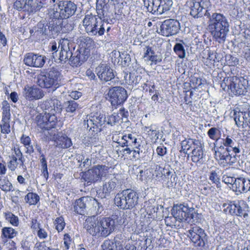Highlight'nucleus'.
Returning a JSON list of instances; mask_svg holds the SVG:
<instances>
[{
	"label": "nucleus",
	"instance_id": "nucleus-1",
	"mask_svg": "<svg viewBox=\"0 0 250 250\" xmlns=\"http://www.w3.org/2000/svg\"><path fill=\"white\" fill-rule=\"evenodd\" d=\"M44 114L36 117L37 125L42 129L49 130L54 128L57 123L56 113L61 109V102L55 97L44 101L41 104Z\"/></svg>",
	"mask_w": 250,
	"mask_h": 250
},
{
	"label": "nucleus",
	"instance_id": "nucleus-2",
	"mask_svg": "<svg viewBox=\"0 0 250 250\" xmlns=\"http://www.w3.org/2000/svg\"><path fill=\"white\" fill-rule=\"evenodd\" d=\"M214 11H207L205 16L209 19L208 27L213 37L219 43L224 42L229 31V23L223 14Z\"/></svg>",
	"mask_w": 250,
	"mask_h": 250
},
{
	"label": "nucleus",
	"instance_id": "nucleus-3",
	"mask_svg": "<svg viewBox=\"0 0 250 250\" xmlns=\"http://www.w3.org/2000/svg\"><path fill=\"white\" fill-rule=\"evenodd\" d=\"M139 195L131 189H126L116 195L115 204L122 209H132L138 204Z\"/></svg>",
	"mask_w": 250,
	"mask_h": 250
},
{
	"label": "nucleus",
	"instance_id": "nucleus-4",
	"mask_svg": "<svg viewBox=\"0 0 250 250\" xmlns=\"http://www.w3.org/2000/svg\"><path fill=\"white\" fill-rule=\"evenodd\" d=\"M77 9L76 5L70 0H61L55 4L49 11L51 18L54 19H67L74 14Z\"/></svg>",
	"mask_w": 250,
	"mask_h": 250
},
{
	"label": "nucleus",
	"instance_id": "nucleus-5",
	"mask_svg": "<svg viewBox=\"0 0 250 250\" xmlns=\"http://www.w3.org/2000/svg\"><path fill=\"white\" fill-rule=\"evenodd\" d=\"M62 78L61 72L52 67L48 72L42 71L37 76V84L43 88H50L53 86L58 87Z\"/></svg>",
	"mask_w": 250,
	"mask_h": 250
},
{
	"label": "nucleus",
	"instance_id": "nucleus-6",
	"mask_svg": "<svg viewBox=\"0 0 250 250\" xmlns=\"http://www.w3.org/2000/svg\"><path fill=\"white\" fill-rule=\"evenodd\" d=\"M109 167L105 165H97L86 171L83 175L85 181L95 183L100 182L108 173Z\"/></svg>",
	"mask_w": 250,
	"mask_h": 250
},
{
	"label": "nucleus",
	"instance_id": "nucleus-7",
	"mask_svg": "<svg viewBox=\"0 0 250 250\" xmlns=\"http://www.w3.org/2000/svg\"><path fill=\"white\" fill-rule=\"evenodd\" d=\"M224 211L228 212L231 215L243 217L245 218L249 216V206L243 200L230 202Z\"/></svg>",
	"mask_w": 250,
	"mask_h": 250
},
{
	"label": "nucleus",
	"instance_id": "nucleus-8",
	"mask_svg": "<svg viewBox=\"0 0 250 250\" xmlns=\"http://www.w3.org/2000/svg\"><path fill=\"white\" fill-rule=\"evenodd\" d=\"M74 45V43L68 39L60 40L59 42L60 50L56 60L58 59L60 62H65L69 59H71L73 55L72 50L75 49Z\"/></svg>",
	"mask_w": 250,
	"mask_h": 250
},
{
	"label": "nucleus",
	"instance_id": "nucleus-9",
	"mask_svg": "<svg viewBox=\"0 0 250 250\" xmlns=\"http://www.w3.org/2000/svg\"><path fill=\"white\" fill-rule=\"evenodd\" d=\"M180 30V23L176 20L169 19L165 20L160 25V31L158 33L165 37L176 35Z\"/></svg>",
	"mask_w": 250,
	"mask_h": 250
},
{
	"label": "nucleus",
	"instance_id": "nucleus-10",
	"mask_svg": "<svg viewBox=\"0 0 250 250\" xmlns=\"http://www.w3.org/2000/svg\"><path fill=\"white\" fill-rule=\"evenodd\" d=\"M107 95L112 106L123 104L127 99L126 90L121 86H114L109 89Z\"/></svg>",
	"mask_w": 250,
	"mask_h": 250
},
{
	"label": "nucleus",
	"instance_id": "nucleus-11",
	"mask_svg": "<svg viewBox=\"0 0 250 250\" xmlns=\"http://www.w3.org/2000/svg\"><path fill=\"white\" fill-rule=\"evenodd\" d=\"M230 152L225 150L224 146H220L218 150H215V158L220 166L226 167L232 166L236 162V154L232 155Z\"/></svg>",
	"mask_w": 250,
	"mask_h": 250
},
{
	"label": "nucleus",
	"instance_id": "nucleus-12",
	"mask_svg": "<svg viewBox=\"0 0 250 250\" xmlns=\"http://www.w3.org/2000/svg\"><path fill=\"white\" fill-rule=\"evenodd\" d=\"M188 235L195 246L204 247L207 240V235L205 230L198 226L192 227L188 231Z\"/></svg>",
	"mask_w": 250,
	"mask_h": 250
},
{
	"label": "nucleus",
	"instance_id": "nucleus-13",
	"mask_svg": "<svg viewBox=\"0 0 250 250\" xmlns=\"http://www.w3.org/2000/svg\"><path fill=\"white\" fill-rule=\"evenodd\" d=\"M248 81L243 77H232L231 91L235 95H245L247 92Z\"/></svg>",
	"mask_w": 250,
	"mask_h": 250
},
{
	"label": "nucleus",
	"instance_id": "nucleus-14",
	"mask_svg": "<svg viewBox=\"0 0 250 250\" xmlns=\"http://www.w3.org/2000/svg\"><path fill=\"white\" fill-rule=\"evenodd\" d=\"M99 218L94 215L87 217L83 224L86 231L93 236L101 237V229Z\"/></svg>",
	"mask_w": 250,
	"mask_h": 250
},
{
	"label": "nucleus",
	"instance_id": "nucleus-15",
	"mask_svg": "<svg viewBox=\"0 0 250 250\" xmlns=\"http://www.w3.org/2000/svg\"><path fill=\"white\" fill-rule=\"evenodd\" d=\"M46 60V58L44 56L34 53H28L24 55L23 62L27 66L41 68L44 65Z\"/></svg>",
	"mask_w": 250,
	"mask_h": 250
},
{
	"label": "nucleus",
	"instance_id": "nucleus-16",
	"mask_svg": "<svg viewBox=\"0 0 250 250\" xmlns=\"http://www.w3.org/2000/svg\"><path fill=\"white\" fill-rule=\"evenodd\" d=\"M22 94L25 99L29 101L41 99L44 96L43 91L36 86L26 85Z\"/></svg>",
	"mask_w": 250,
	"mask_h": 250
},
{
	"label": "nucleus",
	"instance_id": "nucleus-17",
	"mask_svg": "<svg viewBox=\"0 0 250 250\" xmlns=\"http://www.w3.org/2000/svg\"><path fill=\"white\" fill-rule=\"evenodd\" d=\"M101 236L106 237L110 234L115 229V220L110 217L99 218Z\"/></svg>",
	"mask_w": 250,
	"mask_h": 250
},
{
	"label": "nucleus",
	"instance_id": "nucleus-18",
	"mask_svg": "<svg viewBox=\"0 0 250 250\" xmlns=\"http://www.w3.org/2000/svg\"><path fill=\"white\" fill-rule=\"evenodd\" d=\"M96 72L101 81H110L115 77L113 70L107 64L99 65L96 68Z\"/></svg>",
	"mask_w": 250,
	"mask_h": 250
},
{
	"label": "nucleus",
	"instance_id": "nucleus-19",
	"mask_svg": "<svg viewBox=\"0 0 250 250\" xmlns=\"http://www.w3.org/2000/svg\"><path fill=\"white\" fill-rule=\"evenodd\" d=\"M118 188V180L115 177L105 180L103 184L102 198H106L111 194L114 193Z\"/></svg>",
	"mask_w": 250,
	"mask_h": 250
},
{
	"label": "nucleus",
	"instance_id": "nucleus-20",
	"mask_svg": "<svg viewBox=\"0 0 250 250\" xmlns=\"http://www.w3.org/2000/svg\"><path fill=\"white\" fill-rule=\"evenodd\" d=\"M186 5L190 9V15L193 18H199L205 16V9L196 0H188Z\"/></svg>",
	"mask_w": 250,
	"mask_h": 250
},
{
	"label": "nucleus",
	"instance_id": "nucleus-21",
	"mask_svg": "<svg viewBox=\"0 0 250 250\" xmlns=\"http://www.w3.org/2000/svg\"><path fill=\"white\" fill-rule=\"evenodd\" d=\"M89 196H83L76 200L74 204V211L80 215H84L88 212Z\"/></svg>",
	"mask_w": 250,
	"mask_h": 250
},
{
	"label": "nucleus",
	"instance_id": "nucleus-22",
	"mask_svg": "<svg viewBox=\"0 0 250 250\" xmlns=\"http://www.w3.org/2000/svg\"><path fill=\"white\" fill-rule=\"evenodd\" d=\"M111 27L109 24L108 21H106V20H102L98 18L97 23L95 25L94 29L90 33L91 36H103L106 30L108 32Z\"/></svg>",
	"mask_w": 250,
	"mask_h": 250
},
{
	"label": "nucleus",
	"instance_id": "nucleus-23",
	"mask_svg": "<svg viewBox=\"0 0 250 250\" xmlns=\"http://www.w3.org/2000/svg\"><path fill=\"white\" fill-rule=\"evenodd\" d=\"M231 188L236 192H246L250 189V180L242 177L236 178Z\"/></svg>",
	"mask_w": 250,
	"mask_h": 250
},
{
	"label": "nucleus",
	"instance_id": "nucleus-24",
	"mask_svg": "<svg viewBox=\"0 0 250 250\" xmlns=\"http://www.w3.org/2000/svg\"><path fill=\"white\" fill-rule=\"evenodd\" d=\"M99 17H97L95 15L92 14H87L85 16L83 20V25L84 28L86 33L90 36V33L92 32L95 25L97 23Z\"/></svg>",
	"mask_w": 250,
	"mask_h": 250
},
{
	"label": "nucleus",
	"instance_id": "nucleus-25",
	"mask_svg": "<svg viewBox=\"0 0 250 250\" xmlns=\"http://www.w3.org/2000/svg\"><path fill=\"white\" fill-rule=\"evenodd\" d=\"M61 27L55 24L54 22H50L48 25L44 26L42 25L41 32L42 34L46 35L50 38H55L60 32Z\"/></svg>",
	"mask_w": 250,
	"mask_h": 250
},
{
	"label": "nucleus",
	"instance_id": "nucleus-26",
	"mask_svg": "<svg viewBox=\"0 0 250 250\" xmlns=\"http://www.w3.org/2000/svg\"><path fill=\"white\" fill-rule=\"evenodd\" d=\"M96 11L97 17H99L102 20H106V21H108V18L110 17L109 4H102L101 0L96 2Z\"/></svg>",
	"mask_w": 250,
	"mask_h": 250
},
{
	"label": "nucleus",
	"instance_id": "nucleus-27",
	"mask_svg": "<svg viewBox=\"0 0 250 250\" xmlns=\"http://www.w3.org/2000/svg\"><path fill=\"white\" fill-rule=\"evenodd\" d=\"M187 209L185 208V204L174 206L172 209V214L173 217L179 222L187 220V214L186 211Z\"/></svg>",
	"mask_w": 250,
	"mask_h": 250
},
{
	"label": "nucleus",
	"instance_id": "nucleus-28",
	"mask_svg": "<svg viewBox=\"0 0 250 250\" xmlns=\"http://www.w3.org/2000/svg\"><path fill=\"white\" fill-rule=\"evenodd\" d=\"M224 147H226L225 150L228 151H233L235 154L240 152V146L239 144L235 145V141L230 136H228L226 138L223 139Z\"/></svg>",
	"mask_w": 250,
	"mask_h": 250
},
{
	"label": "nucleus",
	"instance_id": "nucleus-29",
	"mask_svg": "<svg viewBox=\"0 0 250 250\" xmlns=\"http://www.w3.org/2000/svg\"><path fill=\"white\" fill-rule=\"evenodd\" d=\"M123 141L121 143V146L131 147L132 149L134 147L140 146V144L137 142V138L132 134H128L127 135H124L122 137Z\"/></svg>",
	"mask_w": 250,
	"mask_h": 250
},
{
	"label": "nucleus",
	"instance_id": "nucleus-30",
	"mask_svg": "<svg viewBox=\"0 0 250 250\" xmlns=\"http://www.w3.org/2000/svg\"><path fill=\"white\" fill-rule=\"evenodd\" d=\"M144 6L147 11L152 14L159 15L161 0H144Z\"/></svg>",
	"mask_w": 250,
	"mask_h": 250
},
{
	"label": "nucleus",
	"instance_id": "nucleus-31",
	"mask_svg": "<svg viewBox=\"0 0 250 250\" xmlns=\"http://www.w3.org/2000/svg\"><path fill=\"white\" fill-rule=\"evenodd\" d=\"M89 201L91 202L89 204L88 212L94 214L101 213L103 210V207L102 204L98 202L97 200L91 197H89Z\"/></svg>",
	"mask_w": 250,
	"mask_h": 250
},
{
	"label": "nucleus",
	"instance_id": "nucleus-32",
	"mask_svg": "<svg viewBox=\"0 0 250 250\" xmlns=\"http://www.w3.org/2000/svg\"><path fill=\"white\" fill-rule=\"evenodd\" d=\"M141 80V76L135 75V73H124V80L125 83L130 85H136Z\"/></svg>",
	"mask_w": 250,
	"mask_h": 250
},
{
	"label": "nucleus",
	"instance_id": "nucleus-33",
	"mask_svg": "<svg viewBox=\"0 0 250 250\" xmlns=\"http://www.w3.org/2000/svg\"><path fill=\"white\" fill-rule=\"evenodd\" d=\"M56 142V146L61 148H69L72 145L71 140L67 136H61Z\"/></svg>",
	"mask_w": 250,
	"mask_h": 250
},
{
	"label": "nucleus",
	"instance_id": "nucleus-34",
	"mask_svg": "<svg viewBox=\"0 0 250 250\" xmlns=\"http://www.w3.org/2000/svg\"><path fill=\"white\" fill-rule=\"evenodd\" d=\"M90 122L96 126L99 127L106 123V118L104 114L97 113L92 117Z\"/></svg>",
	"mask_w": 250,
	"mask_h": 250
},
{
	"label": "nucleus",
	"instance_id": "nucleus-35",
	"mask_svg": "<svg viewBox=\"0 0 250 250\" xmlns=\"http://www.w3.org/2000/svg\"><path fill=\"white\" fill-rule=\"evenodd\" d=\"M233 116L237 126L239 127L242 126L243 128H244V116H245V112L234 110Z\"/></svg>",
	"mask_w": 250,
	"mask_h": 250
},
{
	"label": "nucleus",
	"instance_id": "nucleus-36",
	"mask_svg": "<svg viewBox=\"0 0 250 250\" xmlns=\"http://www.w3.org/2000/svg\"><path fill=\"white\" fill-rule=\"evenodd\" d=\"M21 143L24 145L26 148V152L28 154H31L34 152V149L32 145L31 144V139L30 138L24 134H22L21 138Z\"/></svg>",
	"mask_w": 250,
	"mask_h": 250
},
{
	"label": "nucleus",
	"instance_id": "nucleus-37",
	"mask_svg": "<svg viewBox=\"0 0 250 250\" xmlns=\"http://www.w3.org/2000/svg\"><path fill=\"white\" fill-rule=\"evenodd\" d=\"M2 117L1 121H9L10 119V105L6 101H4L2 103Z\"/></svg>",
	"mask_w": 250,
	"mask_h": 250
},
{
	"label": "nucleus",
	"instance_id": "nucleus-38",
	"mask_svg": "<svg viewBox=\"0 0 250 250\" xmlns=\"http://www.w3.org/2000/svg\"><path fill=\"white\" fill-rule=\"evenodd\" d=\"M64 107L67 112L74 113L79 108V104L74 100H70L64 103Z\"/></svg>",
	"mask_w": 250,
	"mask_h": 250
},
{
	"label": "nucleus",
	"instance_id": "nucleus-39",
	"mask_svg": "<svg viewBox=\"0 0 250 250\" xmlns=\"http://www.w3.org/2000/svg\"><path fill=\"white\" fill-rule=\"evenodd\" d=\"M18 232L11 227H4L2 229V236L5 238L12 239L15 237Z\"/></svg>",
	"mask_w": 250,
	"mask_h": 250
},
{
	"label": "nucleus",
	"instance_id": "nucleus-40",
	"mask_svg": "<svg viewBox=\"0 0 250 250\" xmlns=\"http://www.w3.org/2000/svg\"><path fill=\"white\" fill-rule=\"evenodd\" d=\"M172 0H161L159 7V15L168 11L172 5Z\"/></svg>",
	"mask_w": 250,
	"mask_h": 250
},
{
	"label": "nucleus",
	"instance_id": "nucleus-41",
	"mask_svg": "<svg viewBox=\"0 0 250 250\" xmlns=\"http://www.w3.org/2000/svg\"><path fill=\"white\" fill-rule=\"evenodd\" d=\"M6 220L14 226H18L19 220L18 216L15 215L11 212H7L4 213Z\"/></svg>",
	"mask_w": 250,
	"mask_h": 250
},
{
	"label": "nucleus",
	"instance_id": "nucleus-42",
	"mask_svg": "<svg viewBox=\"0 0 250 250\" xmlns=\"http://www.w3.org/2000/svg\"><path fill=\"white\" fill-rule=\"evenodd\" d=\"M173 50L178 56L181 59L186 57V50L182 43H176L173 47Z\"/></svg>",
	"mask_w": 250,
	"mask_h": 250
},
{
	"label": "nucleus",
	"instance_id": "nucleus-43",
	"mask_svg": "<svg viewBox=\"0 0 250 250\" xmlns=\"http://www.w3.org/2000/svg\"><path fill=\"white\" fill-rule=\"evenodd\" d=\"M203 156L202 148L193 149L191 152V160L194 163H197L203 158Z\"/></svg>",
	"mask_w": 250,
	"mask_h": 250
},
{
	"label": "nucleus",
	"instance_id": "nucleus-44",
	"mask_svg": "<svg viewBox=\"0 0 250 250\" xmlns=\"http://www.w3.org/2000/svg\"><path fill=\"white\" fill-rule=\"evenodd\" d=\"M0 188L5 192L13 190L12 184L6 178L0 179Z\"/></svg>",
	"mask_w": 250,
	"mask_h": 250
},
{
	"label": "nucleus",
	"instance_id": "nucleus-45",
	"mask_svg": "<svg viewBox=\"0 0 250 250\" xmlns=\"http://www.w3.org/2000/svg\"><path fill=\"white\" fill-rule=\"evenodd\" d=\"M26 202L30 205H36L39 201V196L36 193H28L24 198Z\"/></svg>",
	"mask_w": 250,
	"mask_h": 250
},
{
	"label": "nucleus",
	"instance_id": "nucleus-46",
	"mask_svg": "<svg viewBox=\"0 0 250 250\" xmlns=\"http://www.w3.org/2000/svg\"><path fill=\"white\" fill-rule=\"evenodd\" d=\"M26 11L31 13L38 9L37 0H26Z\"/></svg>",
	"mask_w": 250,
	"mask_h": 250
},
{
	"label": "nucleus",
	"instance_id": "nucleus-47",
	"mask_svg": "<svg viewBox=\"0 0 250 250\" xmlns=\"http://www.w3.org/2000/svg\"><path fill=\"white\" fill-rule=\"evenodd\" d=\"M54 224L55 225V228L58 232L62 231L65 226V223L63 217L60 216L57 217L54 222Z\"/></svg>",
	"mask_w": 250,
	"mask_h": 250
},
{
	"label": "nucleus",
	"instance_id": "nucleus-48",
	"mask_svg": "<svg viewBox=\"0 0 250 250\" xmlns=\"http://www.w3.org/2000/svg\"><path fill=\"white\" fill-rule=\"evenodd\" d=\"M120 120V116L118 114H116V113H114L106 118V123L107 124L112 126L119 123Z\"/></svg>",
	"mask_w": 250,
	"mask_h": 250
},
{
	"label": "nucleus",
	"instance_id": "nucleus-49",
	"mask_svg": "<svg viewBox=\"0 0 250 250\" xmlns=\"http://www.w3.org/2000/svg\"><path fill=\"white\" fill-rule=\"evenodd\" d=\"M15 156H13L12 158L16 159L17 160H19L20 162V166L22 167V168L25 170L26 169V166L24 165L25 161L24 158L23 157L22 154L19 148L14 149Z\"/></svg>",
	"mask_w": 250,
	"mask_h": 250
},
{
	"label": "nucleus",
	"instance_id": "nucleus-50",
	"mask_svg": "<svg viewBox=\"0 0 250 250\" xmlns=\"http://www.w3.org/2000/svg\"><path fill=\"white\" fill-rule=\"evenodd\" d=\"M75 55H78V58L83 62L88 58V51L85 49L81 48L78 49L75 53Z\"/></svg>",
	"mask_w": 250,
	"mask_h": 250
},
{
	"label": "nucleus",
	"instance_id": "nucleus-51",
	"mask_svg": "<svg viewBox=\"0 0 250 250\" xmlns=\"http://www.w3.org/2000/svg\"><path fill=\"white\" fill-rule=\"evenodd\" d=\"M219 132V130L218 128L216 127H211L208 130L207 134L211 139L215 140L216 142L219 138V137L218 135V133Z\"/></svg>",
	"mask_w": 250,
	"mask_h": 250
},
{
	"label": "nucleus",
	"instance_id": "nucleus-52",
	"mask_svg": "<svg viewBox=\"0 0 250 250\" xmlns=\"http://www.w3.org/2000/svg\"><path fill=\"white\" fill-rule=\"evenodd\" d=\"M49 47L51 51L53 52L52 53V57L56 60V57H58V49H60V47L59 46V44L58 45L55 41H53L50 42Z\"/></svg>",
	"mask_w": 250,
	"mask_h": 250
},
{
	"label": "nucleus",
	"instance_id": "nucleus-53",
	"mask_svg": "<svg viewBox=\"0 0 250 250\" xmlns=\"http://www.w3.org/2000/svg\"><path fill=\"white\" fill-rule=\"evenodd\" d=\"M200 5L203 7V8L205 10V16H206V13H207V11L209 10V11H212L214 9H212L210 0H200L199 1H197Z\"/></svg>",
	"mask_w": 250,
	"mask_h": 250
},
{
	"label": "nucleus",
	"instance_id": "nucleus-54",
	"mask_svg": "<svg viewBox=\"0 0 250 250\" xmlns=\"http://www.w3.org/2000/svg\"><path fill=\"white\" fill-rule=\"evenodd\" d=\"M26 0H17L14 4L15 9L18 10L26 11Z\"/></svg>",
	"mask_w": 250,
	"mask_h": 250
},
{
	"label": "nucleus",
	"instance_id": "nucleus-55",
	"mask_svg": "<svg viewBox=\"0 0 250 250\" xmlns=\"http://www.w3.org/2000/svg\"><path fill=\"white\" fill-rule=\"evenodd\" d=\"M145 59L146 61H150L152 64H157L162 62V57L161 55H157L155 53L151 56H148V57L145 58Z\"/></svg>",
	"mask_w": 250,
	"mask_h": 250
},
{
	"label": "nucleus",
	"instance_id": "nucleus-56",
	"mask_svg": "<svg viewBox=\"0 0 250 250\" xmlns=\"http://www.w3.org/2000/svg\"><path fill=\"white\" fill-rule=\"evenodd\" d=\"M114 243L110 240H106L101 245V250H113Z\"/></svg>",
	"mask_w": 250,
	"mask_h": 250
},
{
	"label": "nucleus",
	"instance_id": "nucleus-57",
	"mask_svg": "<svg viewBox=\"0 0 250 250\" xmlns=\"http://www.w3.org/2000/svg\"><path fill=\"white\" fill-rule=\"evenodd\" d=\"M231 79L232 77L225 78L224 79L223 82L221 83V87L224 90H225L226 88L227 87L228 89L231 90Z\"/></svg>",
	"mask_w": 250,
	"mask_h": 250
},
{
	"label": "nucleus",
	"instance_id": "nucleus-58",
	"mask_svg": "<svg viewBox=\"0 0 250 250\" xmlns=\"http://www.w3.org/2000/svg\"><path fill=\"white\" fill-rule=\"evenodd\" d=\"M0 124L1 132L2 133L8 134L10 132L9 121H1Z\"/></svg>",
	"mask_w": 250,
	"mask_h": 250
},
{
	"label": "nucleus",
	"instance_id": "nucleus-59",
	"mask_svg": "<svg viewBox=\"0 0 250 250\" xmlns=\"http://www.w3.org/2000/svg\"><path fill=\"white\" fill-rule=\"evenodd\" d=\"M129 219L126 214L124 213L122 216L118 217L117 222L119 225L125 226L128 223Z\"/></svg>",
	"mask_w": 250,
	"mask_h": 250
},
{
	"label": "nucleus",
	"instance_id": "nucleus-60",
	"mask_svg": "<svg viewBox=\"0 0 250 250\" xmlns=\"http://www.w3.org/2000/svg\"><path fill=\"white\" fill-rule=\"evenodd\" d=\"M209 179L213 183L215 184L217 186L220 184V179L217 174V173L215 171H212L209 175Z\"/></svg>",
	"mask_w": 250,
	"mask_h": 250
},
{
	"label": "nucleus",
	"instance_id": "nucleus-61",
	"mask_svg": "<svg viewBox=\"0 0 250 250\" xmlns=\"http://www.w3.org/2000/svg\"><path fill=\"white\" fill-rule=\"evenodd\" d=\"M235 179V178L232 177L228 174L224 175L222 178L223 182L227 185H231V187H230V188H232V186L234 184Z\"/></svg>",
	"mask_w": 250,
	"mask_h": 250
},
{
	"label": "nucleus",
	"instance_id": "nucleus-62",
	"mask_svg": "<svg viewBox=\"0 0 250 250\" xmlns=\"http://www.w3.org/2000/svg\"><path fill=\"white\" fill-rule=\"evenodd\" d=\"M123 135V133L116 132L113 134L112 139L114 142L117 143L119 146H121V143H122L123 141L122 137Z\"/></svg>",
	"mask_w": 250,
	"mask_h": 250
},
{
	"label": "nucleus",
	"instance_id": "nucleus-63",
	"mask_svg": "<svg viewBox=\"0 0 250 250\" xmlns=\"http://www.w3.org/2000/svg\"><path fill=\"white\" fill-rule=\"evenodd\" d=\"M116 114H118L121 117V120H122V122H126V120H127V117L128 116V112L127 110H125V108L121 107L118 113Z\"/></svg>",
	"mask_w": 250,
	"mask_h": 250
},
{
	"label": "nucleus",
	"instance_id": "nucleus-64",
	"mask_svg": "<svg viewBox=\"0 0 250 250\" xmlns=\"http://www.w3.org/2000/svg\"><path fill=\"white\" fill-rule=\"evenodd\" d=\"M160 171L162 175H164L165 177L167 178H168L169 176L171 173V172L169 170L163 168L159 165L156 166L155 171Z\"/></svg>",
	"mask_w": 250,
	"mask_h": 250
}]
</instances>
